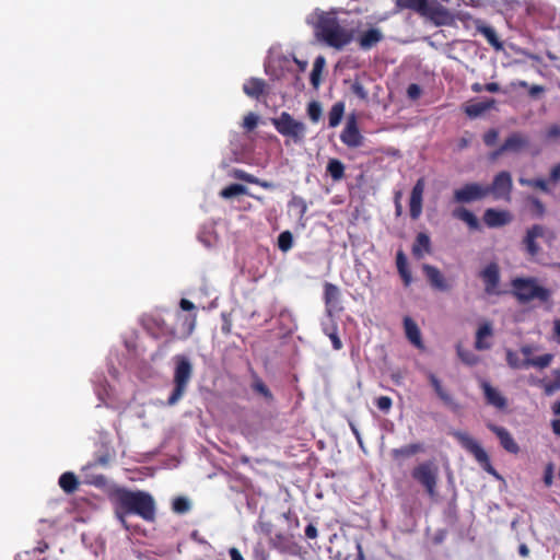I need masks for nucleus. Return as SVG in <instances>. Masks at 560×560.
Returning a JSON list of instances; mask_svg holds the SVG:
<instances>
[{
  "instance_id": "obj_1",
  "label": "nucleus",
  "mask_w": 560,
  "mask_h": 560,
  "mask_svg": "<svg viewBox=\"0 0 560 560\" xmlns=\"http://www.w3.org/2000/svg\"><path fill=\"white\" fill-rule=\"evenodd\" d=\"M339 10L324 11L315 9L306 18L314 28L315 37L327 46L341 50L354 38V27L345 19L339 18Z\"/></svg>"
},
{
  "instance_id": "obj_2",
  "label": "nucleus",
  "mask_w": 560,
  "mask_h": 560,
  "mask_svg": "<svg viewBox=\"0 0 560 560\" xmlns=\"http://www.w3.org/2000/svg\"><path fill=\"white\" fill-rule=\"evenodd\" d=\"M116 515L125 528H128L125 516L136 514L147 522L155 521V501L145 491H132L119 488L115 491Z\"/></svg>"
},
{
  "instance_id": "obj_3",
  "label": "nucleus",
  "mask_w": 560,
  "mask_h": 560,
  "mask_svg": "<svg viewBox=\"0 0 560 560\" xmlns=\"http://www.w3.org/2000/svg\"><path fill=\"white\" fill-rule=\"evenodd\" d=\"M540 350H541V346L538 343L523 345L520 349L521 353L524 357L523 360H521L518 358L516 352H514L512 350H506L508 364L513 369L535 368L538 370H544L551 364V362L553 360V354L544 353V354H540L538 358H530V354L537 353Z\"/></svg>"
},
{
  "instance_id": "obj_4",
  "label": "nucleus",
  "mask_w": 560,
  "mask_h": 560,
  "mask_svg": "<svg viewBox=\"0 0 560 560\" xmlns=\"http://www.w3.org/2000/svg\"><path fill=\"white\" fill-rule=\"evenodd\" d=\"M396 5L399 10H413L436 24H442L450 18L447 10L435 0H396Z\"/></svg>"
},
{
  "instance_id": "obj_5",
  "label": "nucleus",
  "mask_w": 560,
  "mask_h": 560,
  "mask_svg": "<svg viewBox=\"0 0 560 560\" xmlns=\"http://www.w3.org/2000/svg\"><path fill=\"white\" fill-rule=\"evenodd\" d=\"M191 376L192 365L190 361L184 355L177 357L173 377L174 388L167 399L168 406L176 405L183 398Z\"/></svg>"
},
{
  "instance_id": "obj_6",
  "label": "nucleus",
  "mask_w": 560,
  "mask_h": 560,
  "mask_svg": "<svg viewBox=\"0 0 560 560\" xmlns=\"http://www.w3.org/2000/svg\"><path fill=\"white\" fill-rule=\"evenodd\" d=\"M412 478L421 485L431 498L436 497L439 466L434 460H425L413 467Z\"/></svg>"
},
{
  "instance_id": "obj_7",
  "label": "nucleus",
  "mask_w": 560,
  "mask_h": 560,
  "mask_svg": "<svg viewBox=\"0 0 560 560\" xmlns=\"http://www.w3.org/2000/svg\"><path fill=\"white\" fill-rule=\"evenodd\" d=\"M272 124L280 135L291 138L296 143L302 142L305 137L306 126L302 121L295 120L287 112L272 118Z\"/></svg>"
},
{
  "instance_id": "obj_8",
  "label": "nucleus",
  "mask_w": 560,
  "mask_h": 560,
  "mask_svg": "<svg viewBox=\"0 0 560 560\" xmlns=\"http://www.w3.org/2000/svg\"><path fill=\"white\" fill-rule=\"evenodd\" d=\"M515 295L522 301H547L550 292L535 279H515L513 281Z\"/></svg>"
},
{
  "instance_id": "obj_9",
  "label": "nucleus",
  "mask_w": 560,
  "mask_h": 560,
  "mask_svg": "<svg viewBox=\"0 0 560 560\" xmlns=\"http://www.w3.org/2000/svg\"><path fill=\"white\" fill-rule=\"evenodd\" d=\"M452 434L465 450L471 453L480 464L485 465L487 471L494 474V470L489 464L487 453L472 436L464 431H454Z\"/></svg>"
},
{
  "instance_id": "obj_10",
  "label": "nucleus",
  "mask_w": 560,
  "mask_h": 560,
  "mask_svg": "<svg viewBox=\"0 0 560 560\" xmlns=\"http://www.w3.org/2000/svg\"><path fill=\"white\" fill-rule=\"evenodd\" d=\"M490 194L487 185L469 183L454 190V200L460 203H469L481 200Z\"/></svg>"
},
{
  "instance_id": "obj_11",
  "label": "nucleus",
  "mask_w": 560,
  "mask_h": 560,
  "mask_svg": "<svg viewBox=\"0 0 560 560\" xmlns=\"http://www.w3.org/2000/svg\"><path fill=\"white\" fill-rule=\"evenodd\" d=\"M553 237V233L548 231L546 228L541 225H534L527 231L524 243L527 252L534 256L539 253V246L536 243L538 238L550 242Z\"/></svg>"
},
{
  "instance_id": "obj_12",
  "label": "nucleus",
  "mask_w": 560,
  "mask_h": 560,
  "mask_svg": "<svg viewBox=\"0 0 560 560\" xmlns=\"http://www.w3.org/2000/svg\"><path fill=\"white\" fill-rule=\"evenodd\" d=\"M488 187L490 188V192L493 195L494 199L509 200L512 190V177L510 173H499L494 177L492 185Z\"/></svg>"
},
{
  "instance_id": "obj_13",
  "label": "nucleus",
  "mask_w": 560,
  "mask_h": 560,
  "mask_svg": "<svg viewBox=\"0 0 560 560\" xmlns=\"http://www.w3.org/2000/svg\"><path fill=\"white\" fill-rule=\"evenodd\" d=\"M485 284L487 294L494 295L500 293L499 281V267L497 264H489L480 273Z\"/></svg>"
},
{
  "instance_id": "obj_14",
  "label": "nucleus",
  "mask_w": 560,
  "mask_h": 560,
  "mask_svg": "<svg viewBox=\"0 0 560 560\" xmlns=\"http://www.w3.org/2000/svg\"><path fill=\"white\" fill-rule=\"evenodd\" d=\"M340 139L346 145L350 148H358L362 144L363 137L361 136L357 127V122L353 118L347 121Z\"/></svg>"
},
{
  "instance_id": "obj_15",
  "label": "nucleus",
  "mask_w": 560,
  "mask_h": 560,
  "mask_svg": "<svg viewBox=\"0 0 560 560\" xmlns=\"http://www.w3.org/2000/svg\"><path fill=\"white\" fill-rule=\"evenodd\" d=\"M483 221L489 228H499L509 224L512 215L505 210L488 209L483 214Z\"/></svg>"
},
{
  "instance_id": "obj_16",
  "label": "nucleus",
  "mask_w": 560,
  "mask_h": 560,
  "mask_svg": "<svg viewBox=\"0 0 560 560\" xmlns=\"http://www.w3.org/2000/svg\"><path fill=\"white\" fill-rule=\"evenodd\" d=\"M424 191V180L419 179L411 190L410 196V215L418 219L422 212V198Z\"/></svg>"
},
{
  "instance_id": "obj_17",
  "label": "nucleus",
  "mask_w": 560,
  "mask_h": 560,
  "mask_svg": "<svg viewBox=\"0 0 560 560\" xmlns=\"http://www.w3.org/2000/svg\"><path fill=\"white\" fill-rule=\"evenodd\" d=\"M493 336V327L491 323H482L476 332L475 348L477 350H488L491 348V338Z\"/></svg>"
},
{
  "instance_id": "obj_18",
  "label": "nucleus",
  "mask_w": 560,
  "mask_h": 560,
  "mask_svg": "<svg viewBox=\"0 0 560 560\" xmlns=\"http://www.w3.org/2000/svg\"><path fill=\"white\" fill-rule=\"evenodd\" d=\"M488 428L499 438L500 443L504 450L513 454L518 452L520 448L517 443L514 441L506 429L494 424H489Z\"/></svg>"
},
{
  "instance_id": "obj_19",
  "label": "nucleus",
  "mask_w": 560,
  "mask_h": 560,
  "mask_svg": "<svg viewBox=\"0 0 560 560\" xmlns=\"http://www.w3.org/2000/svg\"><path fill=\"white\" fill-rule=\"evenodd\" d=\"M428 280L430 283L440 291H447L450 290V285L445 281L443 275L441 271L431 265H423L422 267Z\"/></svg>"
},
{
  "instance_id": "obj_20",
  "label": "nucleus",
  "mask_w": 560,
  "mask_h": 560,
  "mask_svg": "<svg viewBox=\"0 0 560 560\" xmlns=\"http://www.w3.org/2000/svg\"><path fill=\"white\" fill-rule=\"evenodd\" d=\"M404 327L407 339L418 349H423L424 345L421 338V331L416 322L410 317H405Z\"/></svg>"
},
{
  "instance_id": "obj_21",
  "label": "nucleus",
  "mask_w": 560,
  "mask_h": 560,
  "mask_svg": "<svg viewBox=\"0 0 560 560\" xmlns=\"http://www.w3.org/2000/svg\"><path fill=\"white\" fill-rule=\"evenodd\" d=\"M324 298L328 314H331L334 310L339 308L340 291L338 287L331 283H326Z\"/></svg>"
},
{
  "instance_id": "obj_22",
  "label": "nucleus",
  "mask_w": 560,
  "mask_h": 560,
  "mask_svg": "<svg viewBox=\"0 0 560 560\" xmlns=\"http://www.w3.org/2000/svg\"><path fill=\"white\" fill-rule=\"evenodd\" d=\"M383 39V33L378 28H370L363 32L359 38L362 49H370Z\"/></svg>"
},
{
  "instance_id": "obj_23",
  "label": "nucleus",
  "mask_w": 560,
  "mask_h": 560,
  "mask_svg": "<svg viewBox=\"0 0 560 560\" xmlns=\"http://www.w3.org/2000/svg\"><path fill=\"white\" fill-rule=\"evenodd\" d=\"M430 253H431V242H430L429 235L425 233H419L416 238V242L412 246V254L417 258L421 259Z\"/></svg>"
},
{
  "instance_id": "obj_24",
  "label": "nucleus",
  "mask_w": 560,
  "mask_h": 560,
  "mask_svg": "<svg viewBox=\"0 0 560 560\" xmlns=\"http://www.w3.org/2000/svg\"><path fill=\"white\" fill-rule=\"evenodd\" d=\"M481 386H482L485 396L487 398V401L490 405H493L497 408L505 407V404H506L505 398L501 395V393L498 389H495L494 387H492L490 384H488L486 382H483Z\"/></svg>"
},
{
  "instance_id": "obj_25",
  "label": "nucleus",
  "mask_w": 560,
  "mask_h": 560,
  "mask_svg": "<svg viewBox=\"0 0 560 560\" xmlns=\"http://www.w3.org/2000/svg\"><path fill=\"white\" fill-rule=\"evenodd\" d=\"M431 386L433 387L435 394L439 398L446 404L447 406H455V401L453 397L447 393V390L443 387L441 381L432 373L428 375Z\"/></svg>"
},
{
  "instance_id": "obj_26",
  "label": "nucleus",
  "mask_w": 560,
  "mask_h": 560,
  "mask_svg": "<svg viewBox=\"0 0 560 560\" xmlns=\"http://www.w3.org/2000/svg\"><path fill=\"white\" fill-rule=\"evenodd\" d=\"M58 483L59 487L68 494L75 492L79 488V480L71 471L63 472L59 477Z\"/></svg>"
},
{
  "instance_id": "obj_27",
  "label": "nucleus",
  "mask_w": 560,
  "mask_h": 560,
  "mask_svg": "<svg viewBox=\"0 0 560 560\" xmlns=\"http://www.w3.org/2000/svg\"><path fill=\"white\" fill-rule=\"evenodd\" d=\"M526 145L527 139L518 133H514L505 140L504 144L501 147V151L518 152Z\"/></svg>"
},
{
  "instance_id": "obj_28",
  "label": "nucleus",
  "mask_w": 560,
  "mask_h": 560,
  "mask_svg": "<svg viewBox=\"0 0 560 560\" xmlns=\"http://www.w3.org/2000/svg\"><path fill=\"white\" fill-rule=\"evenodd\" d=\"M268 88L264 80L253 78L247 82V95L259 98L267 94Z\"/></svg>"
},
{
  "instance_id": "obj_29",
  "label": "nucleus",
  "mask_w": 560,
  "mask_h": 560,
  "mask_svg": "<svg viewBox=\"0 0 560 560\" xmlns=\"http://www.w3.org/2000/svg\"><path fill=\"white\" fill-rule=\"evenodd\" d=\"M453 217L464 221L470 229L476 230L479 226L476 215L466 208L459 207L453 211Z\"/></svg>"
},
{
  "instance_id": "obj_30",
  "label": "nucleus",
  "mask_w": 560,
  "mask_h": 560,
  "mask_svg": "<svg viewBox=\"0 0 560 560\" xmlns=\"http://www.w3.org/2000/svg\"><path fill=\"white\" fill-rule=\"evenodd\" d=\"M493 104H494L493 100L474 103V104L467 105L465 108V112L469 117L475 118V117L480 116L486 110L490 109L493 106Z\"/></svg>"
},
{
  "instance_id": "obj_31",
  "label": "nucleus",
  "mask_w": 560,
  "mask_h": 560,
  "mask_svg": "<svg viewBox=\"0 0 560 560\" xmlns=\"http://www.w3.org/2000/svg\"><path fill=\"white\" fill-rule=\"evenodd\" d=\"M423 448H422L421 444L413 443V444L405 445L400 448L393 450L392 455L394 458H399V457L407 458V457H410V456L421 452Z\"/></svg>"
},
{
  "instance_id": "obj_32",
  "label": "nucleus",
  "mask_w": 560,
  "mask_h": 560,
  "mask_svg": "<svg viewBox=\"0 0 560 560\" xmlns=\"http://www.w3.org/2000/svg\"><path fill=\"white\" fill-rule=\"evenodd\" d=\"M477 31L481 33L487 38L489 44L492 45L495 49L499 50L502 48V44L499 42L497 33L492 27L480 24L477 25Z\"/></svg>"
},
{
  "instance_id": "obj_33",
  "label": "nucleus",
  "mask_w": 560,
  "mask_h": 560,
  "mask_svg": "<svg viewBox=\"0 0 560 560\" xmlns=\"http://www.w3.org/2000/svg\"><path fill=\"white\" fill-rule=\"evenodd\" d=\"M397 268L406 285L411 282V273L407 267V258L402 252L397 253Z\"/></svg>"
},
{
  "instance_id": "obj_34",
  "label": "nucleus",
  "mask_w": 560,
  "mask_h": 560,
  "mask_svg": "<svg viewBox=\"0 0 560 560\" xmlns=\"http://www.w3.org/2000/svg\"><path fill=\"white\" fill-rule=\"evenodd\" d=\"M327 172L334 180H340L345 175V165L337 159H331L327 165Z\"/></svg>"
},
{
  "instance_id": "obj_35",
  "label": "nucleus",
  "mask_w": 560,
  "mask_h": 560,
  "mask_svg": "<svg viewBox=\"0 0 560 560\" xmlns=\"http://www.w3.org/2000/svg\"><path fill=\"white\" fill-rule=\"evenodd\" d=\"M457 355L462 360L463 363L467 365H476L479 363L480 359L477 354L468 349H464L460 345L456 347Z\"/></svg>"
},
{
  "instance_id": "obj_36",
  "label": "nucleus",
  "mask_w": 560,
  "mask_h": 560,
  "mask_svg": "<svg viewBox=\"0 0 560 560\" xmlns=\"http://www.w3.org/2000/svg\"><path fill=\"white\" fill-rule=\"evenodd\" d=\"M343 112H345V105L342 103H336L331 107L329 115H328L330 127H337L340 124L341 118L343 116Z\"/></svg>"
},
{
  "instance_id": "obj_37",
  "label": "nucleus",
  "mask_w": 560,
  "mask_h": 560,
  "mask_svg": "<svg viewBox=\"0 0 560 560\" xmlns=\"http://www.w3.org/2000/svg\"><path fill=\"white\" fill-rule=\"evenodd\" d=\"M245 192V186L242 184H232L223 188L220 192L222 198L229 199Z\"/></svg>"
},
{
  "instance_id": "obj_38",
  "label": "nucleus",
  "mask_w": 560,
  "mask_h": 560,
  "mask_svg": "<svg viewBox=\"0 0 560 560\" xmlns=\"http://www.w3.org/2000/svg\"><path fill=\"white\" fill-rule=\"evenodd\" d=\"M324 66H325V58L322 56L317 57L315 59L312 74H311V81L315 88L318 86V84H319V75H320V72H322Z\"/></svg>"
},
{
  "instance_id": "obj_39",
  "label": "nucleus",
  "mask_w": 560,
  "mask_h": 560,
  "mask_svg": "<svg viewBox=\"0 0 560 560\" xmlns=\"http://www.w3.org/2000/svg\"><path fill=\"white\" fill-rule=\"evenodd\" d=\"M172 509L175 513L185 514L190 510V502L185 497H177L173 500Z\"/></svg>"
},
{
  "instance_id": "obj_40",
  "label": "nucleus",
  "mask_w": 560,
  "mask_h": 560,
  "mask_svg": "<svg viewBox=\"0 0 560 560\" xmlns=\"http://www.w3.org/2000/svg\"><path fill=\"white\" fill-rule=\"evenodd\" d=\"M292 234L289 231L282 232L278 237L279 248L283 252H288L292 247Z\"/></svg>"
},
{
  "instance_id": "obj_41",
  "label": "nucleus",
  "mask_w": 560,
  "mask_h": 560,
  "mask_svg": "<svg viewBox=\"0 0 560 560\" xmlns=\"http://www.w3.org/2000/svg\"><path fill=\"white\" fill-rule=\"evenodd\" d=\"M520 184L523 185V186L536 187V188H539L542 191H548L547 183L544 179L520 178Z\"/></svg>"
},
{
  "instance_id": "obj_42",
  "label": "nucleus",
  "mask_w": 560,
  "mask_h": 560,
  "mask_svg": "<svg viewBox=\"0 0 560 560\" xmlns=\"http://www.w3.org/2000/svg\"><path fill=\"white\" fill-rule=\"evenodd\" d=\"M307 114H308L311 120H313L314 122H317L322 116V107H320L319 103H317V102L310 103L308 107H307Z\"/></svg>"
},
{
  "instance_id": "obj_43",
  "label": "nucleus",
  "mask_w": 560,
  "mask_h": 560,
  "mask_svg": "<svg viewBox=\"0 0 560 560\" xmlns=\"http://www.w3.org/2000/svg\"><path fill=\"white\" fill-rule=\"evenodd\" d=\"M555 381L547 383L545 385V390L547 394H552L553 392L560 389V370L553 371Z\"/></svg>"
},
{
  "instance_id": "obj_44",
  "label": "nucleus",
  "mask_w": 560,
  "mask_h": 560,
  "mask_svg": "<svg viewBox=\"0 0 560 560\" xmlns=\"http://www.w3.org/2000/svg\"><path fill=\"white\" fill-rule=\"evenodd\" d=\"M252 387L257 392V394H259L266 398L270 397L268 387L260 380L255 378L252 384Z\"/></svg>"
},
{
  "instance_id": "obj_45",
  "label": "nucleus",
  "mask_w": 560,
  "mask_h": 560,
  "mask_svg": "<svg viewBox=\"0 0 560 560\" xmlns=\"http://www.w3.org/2000/svg\"><path fill=\"white\" fill-rule=\"evenodd\" d=\"M392 399L387 396H381L376 399V406L383 411H388L392 407Z\"/></svg>"
},
{
  "instance_id": "obj_46",
  "label": "nucleus",
  "mask_w": 560,
  "mask_h": 560,
  "mask_svg": "<svg viewBox=\"0 0 560 560\" xmlns=\"http://www.w3.org/2000/svg\"><path fill=\"white\" fill-rule=\"evenodd\" d=\"M325 331H326L327 336L329 337V339L331 340L334 349L340 350L342 348V342L337 335L336 328H334L331 331H327V330H325Z\"/></svg>"
},
{
  "instance_id": "obj_47",
  "label": "nucleus",
  "mask_w": 560,
  "mask_h": 560,
  "mask_svg": "<svg viewBox=\"0 0 560 560\" xmlns=\"http://www.w3.org/2000/svg\"><path fill=\"white\" fill-rule=\"evenodd\" d=\"M553 470H555V466L553 464L549 463L547 466H546V470H545V476H544V482L547 487H550L552 485V480H553Z\"/></svg>"
},
{
  "instance_id": "obj_48",
  "label": "nucleus",
  "mask_w": 560,
  "mask_h": 560,
  "mask_svg": "<svg viewBox=\"0 0 560 560\" xmlns=\"http://www.w3.org/2000/svg\"><path fill=\"white\" fill-rule=\"evenodd\" d=\"M291 205L299 209L301 217H303L305 214V212L307 210V206L302 198H298V197L293 198L291 201Z\"/></svg>"
},
{
  "instance_id": "obj_49",
  "label": "nucleus",
  "mask_w": 560,
  "mask_h": 560,
  "mask_svg": "<svg viewBox=\"0 0 560 560\" xmlns=\"http://www.w3.org/2000/svg\"><path fill=\"white\" fill-rule=\"evenodd\" d=\"M497 139L498 132L495 130H489L483 137V141L487 145H493Z\"/></svg>"
},
{
  "instance_id": "obj_50",
  "label": "nucleus",
  "mask_w": 560,
  "mask_h": 560,
  "mask_svg": "<svg viewBox=\"0 0 560 560\" xmlns=\"http://www.w3.org/2000/svg\"><path fill=\"white\" fill-rule=\"evenodd\" d=\"M408 96L412 100L418 98L421 94V89L417 84H410L407 90Z\"/></svg>"
},
{
  "instance_id": "obj_51",
  "label": "nucleus",
  "mask_w": 560,
  "mask_h": 560,
  "mask_svg": "<svg viewBox=\"0 0 560 560\" xmlns=\"http://www.w3.org/2000/svg\"><path fill=\"white\" fill-rule=\"evenodd\" d=\"M547 137L549 139L560 138V126L553 125V126L549 127L547 130Z\"/></svg>"
},
{
  "instance_id": "obj_52",
  "label": "nucleus",
  "mask_w": 560,
  "mask_h": 560,
  "mask_svg": "<svg viewBox=\"0 0 560 560\" xmlns=\"http://www.w3.org/2000/svg\"><path fill=\"white\" fill-rule=\"evenodd\" d=\"M185 324L187 325V331L190 334L196 326V315H189L185 317Z\"/></svg>"
},
{
  "instance_id": "obj_53",
  "label": "nucleus",
  "mask_w": 560,
  "mask_h": 560,
  "mask_svg": "<svg viewBox=\"0 0 560 560\" xmlns=\"http://www.w3.org/2000/svg\"><path fill=\"white\" fill-rule=\"evenodd\" d=\"M179 306L183 311H194L196 308L195 304L187 300V299H182L180 302H179Z\"/></svg>"
},
{
  "instance_id": "obj_54",
  "label": "nucleus",
  "mask_w": 560,
  "mask_h": 560,
  "mask_svg": "<svg viewBox=\"0 0 560 560\" xmlns=\"http://www.w3.org/2000/svg\"><path fill=\"white\" fill-rule=\"evenodd\" d=\"M258 124V116L255 114H247V130L253 129Z\"/></svg>"
},
{
  "instance_id": "obj_55",
  "label": "nucleus",
  "mask_w": 560,
  "mask_h": 560,
  "mask_svg": "<svg viewBox=\"0 0 560 560\" xmlns=\"http://www.w3.org/2000/svg\"><path fill=\"white\" fill-rule=\"evenodd\" d=\"M550 179L552 182H558L560 179V163L555 165L550 171Z\"/></svg>"
},
{
  "instance_id": "obj_56",
  "label": "nucleus",
  "mask_w": 560,
  "mask_h": 560,
  "mask_svg": "<svg viewBox=\"0 0 560 560\" xmlns=\"http://www.w3.org/2000/svg\"><path fill=\"white\" fill-rule=\"evenodd\" d=\"M305 535L307 538L314 539L317 537V529L314 525H308L305 528Z\"/></svg>"
},
{
  "instance_id": "obj_57",
  "label": "nucleus",
  "mask_w": 560,
  "mask_h": 560,
  "mask_svg": "<svg viewBox=\"0 0 560 560\" xmlns=\"http://www.w3.org/2000/svg\"><path fill=\"white\" fill-rule=\"evenodd\" d=\"M231 560H245L236 548L230 549Z\"/></svg>"
},
{
  "instance_id": "obj_58",
  "label": "nucleus",
  "mask_w": 560,
  "mask_h": 560,
  "mask_svg": "<svg viewBox=\"0 0 560 560\" xmlns=\"http://www.w3.org/2000/svg\"><path fill=\"white\" fill-rule=\"evenodd\" d=\"M485 90L488 91V92H491V93H494V92H498L499 91V84L498 83H488L485 85Z\"/></svg>"
},
{
  "instance_id": "obj_59",
  "label": "nucleus",
  "mask_w": 560,
  "mask_h": 560,
  "mask_svg": "<svg viewBox=\"0 0 560 560\" xmlns=\"http://www.w3.org/2000/svg\"><path fill=\"white\" fill-rule=\"evenodd\" d=\"M552 430L557 435H560V419L552 422Z\"/></svg>"
},
{
  "instance_id": "obj_60",
  "label": "nucleus",
  "mask_w": 560,
  "mask_h": 560,
  "mask_svg": "<svg viewBox=\"0 0 560 560\" xmlns=\"http://www.w3.org/2000/svg\"><path fill=\"white\" fill-rule=\"evenodd\" d=\"M553 329H555L556 335L560 337V319L555 320Z\"/></svg>"
},
{
  "instance_id": "obj_61",
  "label": "nucleus",
  "mask_w": 560,
  "mask_h": 560,
  "mask_svg": "<svg viewBox=\"0 0 560 560\" xmlns=\"http://www.w3.org/2000/svg\"><path fill=\"white\" fill-rule=\"evenodd\" d=\"M542 90H544V89H542L541 86H539V85H534V86H532V89H530V94H532V95H535V94H537V93L542 92Z\"/></svg>"
},
{
  "instance_id": "obj_62",
  "label": "nucleus",
  "mask_w": 560,
  "mask_h": 560,
  "mask_svg": "<svg viewBox=\"0 0 560 560\" xmlns=\"http://www.w3.org/2000/svg\"><path fill=\"white\" fill-rule=\"evenodd\" d=\"M482 90H485V86L481 85L480 83H475L472 85V91H475V92H481Z\"/></svg>"
},
{
  "instance_id": "obj_63",
  "label": "nucleus",
  "mask_w": 560,
  "mask_h": 560,
  "mask_svg": "<svg viewBox=\"0 0 560 560\" xmlns=\"http://www.w3.org/2000/svg\"><path fill=\"white\" fill-rule=\"evenodd\" d=\"M520 553L523 556V557H526L528 555V549L525 545H522L520 547Z\"/></svg>"
},
{
  "instance_id": "obj_64",
  "label": "nucleus",
  "mask_w": 560,
  "mask_h": 560,
  "mask_svg": "<svg viewBox=\"0 0 560 560\" xmlns=\"http://www.w3.org/2000/svg\"><path fill=\"white\" fill-rule=\"evenodd\" d=\"M235 176L240 179H245V172L244 171H236Z\"/></svg>"
}]
</instances>
